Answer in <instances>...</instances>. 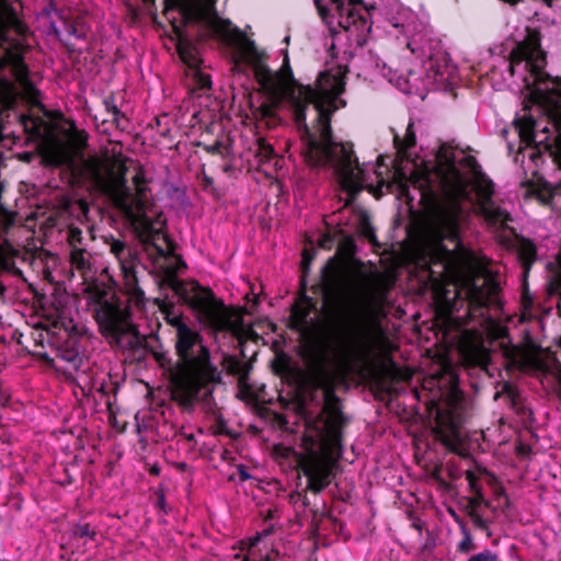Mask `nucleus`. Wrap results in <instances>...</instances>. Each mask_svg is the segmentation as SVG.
Masks as SVG:
<instances>
[{
	"instance_id": "nucleus-1",
	"label": "nucleus",
	"mask_w": 561,
	"mask_h": 561,
	"mask_svg": "<svg viewBox=\"0 0 561 561\" xmlns=\"http://www.w3.org/2000/svg\"><path fill=\"white\" fill-rule=\"evenodd\" d=\"M167 8L179 9L184 24L197 25L228 46L236 66H251L266 94L279 96L287 92L295 107L305 162L311 168L331 171L341 190L347 194L344 206H351L363 188L362 171L353 144L334 140L331 126L332 115L339 108V96L344 92L345 82L341 73L324 71L319 75L316 87L301 84L295 80L287 57L284 59L285 73L271 70L266 65V53L213 9L184 0H171Z\"/></svg>"
},
{
	"instance_id": "nucleus-2",
	"label": "nucleus",
	"mask_w": 561,
	"mask_h": 561,
	"mask_svg": "<svg viewBox=\"0 0 561 561\" xmlns=\"http://www.w3.org/2000/svg\"><path fill=\"white\" fill-rule=\"evenodd\" d=\"M426 184L430 192H439L443 198L428 219L415 264L431 282L438 283L465 253L461 230L470 217L465 204L477 205L479 214L493 227L504 229L512 217L494 201V183L477 159L462 151L442 146L426 173Z\"/></svg>"
},
{
	"instance_id": "nucleus-3",
	"label": "nucleus",
	"mask_w": 561,
	"mask_h": 561,
	"mask_svg": "<svg viewBox=\"0 0 561 561\" xmlns=\"http://www.w3.org/2000/svg\"><path fill=\"white\" fill-rule=\"evenodd\" d=\"M355 286L332 302L325 316L324 344L309 351L304 359L319 388L329 386L333 373L358 352L363 328V308Z\"/></svg>"
},
{
	"instance_id": "nucleus-4",
	"label": "nucleus",
	"mask_w": 561,
	"mask_h": 561,
	"mask_svg": "<svg viewBox=\"0 0 561 561\" xmlns=\"http://www.w3.org/2000/svg\"><path fill=\"white\" fill-rule=\"evenodd\" d=\"M133 184L136 194L127 186L126 181L122 180V207L126 216L136 225L144 251L154 267L171 273L172 267L168 264V261L172 260L174 254L170 248V239L161 229L154 227L152 220L144 211L141 198L146 196L147 187L141 172H137L133 176Z\"/></svg>"
},
{
	"instance_id": "nucleus-5",
	"label": "nucleus",
	"mask_w": 561,
	"mask_h": 561,
	"mask_svg": "<svg viewBox=\"0 0 561 561\" xmlns=\"http://www.w3.org/2000/svg\"><path fill=\"white\" fill-rule=\"evenodd\" d=\"M170 286L179 299L185 304L202 324L214 332L238 334L241 319L230 310L214 291L196 280L170 279Z\"/></svg>"
},
{
	"instance_id": "nucleus-6",
	"label": "nucleus",
	"mask_w": 561,
	"mask_h": 561,
	"mask_svg": "<svg viewBox=\"0 0 561 561\" xmlns=\"http://www.w3.org/2000/svg\"><path fill=\"white\" fill-rule=\"evenodd\" d=\"M93 314L101 334L111 345L129 351L142 346L145 337L131 322L129 309L114 294L103 293L94 302Z\"/></svg>"
},
{
	"instance_id": "nucleus-7",
	"label": "nucleus",
	"mask_w": 561,
	"mask_h": 561,
	"mask_svg": "<svg viewBox=\"0 0 561 561\" xmlns=\"http://www.w3.org/2000/svg\"><path fill=\"white\" fill-rule=\"evenodd\" d=\"M12 33L7 7L0 5V81H14L25 90L38 93L28 78V68L23 57L25 46Z\"/></svg>"
},
{
	"instance_id": "nucleus-8",
	"label": "nucleus",
	"mask_w": 561,
	"mask_h": 561,
	"mask_svg": "<svg viewBox=\"0 0 561 561\" xmlns=\"http://www.w3.org/2000/svg\"><path fill=\"white\" fill-rule=\"evenodd\" d=\"M297 457L298 468L307 478V486L304 490L299 508L302 511L309 510L313 519H316L320 508L317 507L316 504H311L307 496V491L318 494L328 488L334 477L333 467L313 449H311L306 456L297 455Z\"/></svg>"
},
{
	"instance_id": "nucleus-9",
	"label": "nucleus",
	"mask_w": 561,
	"mask_h": 561,
	"mask_svg": "<svg viewBox=\"0 0 561 561\" xmlns=\"http://www.w3.org/2000/svg\"><path fill=\"white\" fill-rule=\"evenodd\" d=\"M153 357L158 365L169 374L170 379L173 381L178 378H196L205 375L210 370L214 374L213 364L210 362V353L205 345L193 346L188 354L194 359L192 363L186 362L178 352V360L174 362L164 352H153Z\"/></svg>"
},
{
	"instance_id": "nucleus-10",
	"label": "nucleus",
	"mask_w": 561,
	"mask_h": 561,
	"mask_svg": "<svg viewBox=\"0 0 561 561\" xmlns=\"http://www.w3.org/2000/svg\"><path fill=\"white\" fill-rule=\"evenodd\" d=\"M213 369L214 374L207 370L205 375L196 378H178L172 381L176 386L173 398L179 405L192 411L197 401H204L205 403L210 401L214 385L221 380V374L215 365H213Z\"/></svg>"
},
{
	"instance_id": "nucleus-11",
	"label": "nucleus",
	"mask_w": 561,
	"mask_h": 561,
	"mask_svg": "<svg viewBox=\"0 0 561 561\" xmlns=\"http://www.w3.org/2000/svg\"><path fill=\"white\" fill-rule=\"evenodd\" d=\"M339 13V25L355 36L358 45H364L371 30L369 9L362 0H333Z\"/></svg>"
},
{
	"instance_id": "nucleus-12",
	"label": "nucleus",
	"mask_w": 561,
	"mask_h": 561,
	"mask_svg": "<svg viewBox=\"0 0 561 561\" xmlns=\"http://www.w3.org/2000/svg\"><path fill=\"white\" fill-rule=\"evenodd\" d=\"M499 284L491 279H483L482 285H478L474 280H468L465 288L457 293V296L463 293L468 304V316L471 320L482 319L489 320V309L491 306L500 305Z\"/></svg>"
},
{
	"instance_id": "nucleus-13",
	"label": "nucleus",
	"mask_w": 561,
	"mask_h": 561,
	"mask_svg": "<svg viewBox=\"0 0 561 561\" xmlns=\"http://www.w3.org/2000/svg\"><path fill=\"white\" fill-rule=\"evenodd\" d=\"M519 61H525V67L528 69L530 77H533V84L545 85L541 89L549 90L548 82H552L553 89L556 85L561 87L553 80L545 70L546 55L540 46V38L537 32H529L526 38L518 45Z\"/></svg>"
},
{
	"instance_id": "nucleus-14",
	"label": "nucleus",
	"mask_w": 561,
	"mask_h": 561,
	"mask_svg": "<svg viewBox=\"0 0 561 561\" xmlns=\"http://www.w3.org/2000/svg\"><path fill=\"white\" fill-rule=\"evenodd\" d=\"M162 311L164 313V320L174 328L176 333L175 352L186 362L192 363L194 359L188 354V351L193 346L204 345L202 335L184 321L182 312L176 311L174 306L168 305Z\"/></svg>"
},
{
	"instance_id": "nucleus-15",
	"label": "nucleus",
	"mask_w": 561,
	"mask_h": 561,
	"mask_svg": "<svg viewBox=\"0 0 561 561\" xmlns=\"http://www.w3.org/2000/svg\"><path fill=\"white\" fill-rule=\"evenodd\" d=\"M110 251L117 259L127 290L135 297H142L144 291L138 285L136 267L140 263L138 253L124 241L111 238Z\"/></svg>"
},
{
	"instance_id": "nucleus-16",
	"label": "nucleus",
	"mask_w": 561,
	"mask_h": 561,
	"mask_svg": "<svg viewBox=\"0 0 561 561\" xmlns=\"http://www.w3.org/2000/svg\"><path fill=\"white\" fill-rule=\"evenodd\" d=\"M56 364L57 371L65 376L73 374V369H79L89 362V357L84 353V347L81 340L77 335H68L56 348Z\"/></svg>"
},
{
	"instance_id": "nucleus-17",
	"label": "nucleus",
	"mask_w": 561,
	"mask_h": 561,
	"mask_svg": "<svg viewBox=\"0 0 561 561\" xmlns=\"http://www.w3.org/2000/svg\"><path fill=\"white\" fill-rule=\"evenodd\" d=\"M176 50L183 64L187 67V76L192 77L193 91L205 92L211 88V79L201 69L202 59L197 49L185 41H180Z\"/></svg>"
},
{
	"instance_id": "nucleus-18",
	"label": "nucleus",
	"mask_w": 561,
	"mask_h": 561,
	"mask_svg": "<svg viewBox=\"0 0 561 561\" xmlns=\"http://www.w3.org/2000/svg\"><path fill=\"white\" fill-rule=\"evenodd\" d=\"M51 26L56 36L70 51L81 49L78 47V43L85 41L88 35V27L83 22L79 20L61 19L60 27H57L55 24Z\"/></svg>"
},
{
	"instance_id": "nucleus-19",
	"label": "nucleus",
	"mask_w": 561,
	"mask_h": 561,
	"mask_svg": "<svg viewBox=\"0 0 561 561\" xmlns=\"http://www.w3.org/2000/svg\"><path fill=\"white\" fill-rule=\"evenodd\" d=\"M101 367L90 360L79 369H73V374L65 376L66 379L75 385V396L79 393L82 398L90 400L93 397L94 377L99 375Z\"/></svg>"
},
{
	"instance_id": "nucleus-20",
	"label": "nucleus",
	"mask_w": 561,
	"mask_h": 561,
	"mask_svg": "<svg viewBox=\"0 0 561 561\" xmlns=\"http://www.w3.org/2000/svg\"><path fill=\"white\" fill-rule=\"evenodd\" d=\"M253 163H255L259 170L266 174L270 173L271 165L277 163V157L273 147L262 139L259 140Z\"/></svg>"
},
{
	"instance_id": "nucleus-21",
	"label": "nucleus",
	"mask_w": 561,
	"mask_h": 561,
	"mask_svg": "<svg viewBox=\"0 0 561 561\" xmlns=\"http://www.w3.org/2000/svg\"><path fill=\"white\" fill-rule=\"evenodd\" d=\"M517 253L518 257L522 262L523 268L525 273H528L531 265L537 260V247L536 244L527 238H518L517 239Z\"/></svg>"
},
{
	"instance_id": "nucleus-22",
	"label": "nucleus",
	"mask_w": 561,
	"mask_h": 561,
	"mask_svg": "<svg viewBox=\"0 0 561 561\" xmlns=\"http://www.w3.org/2000/svg\"><path fill=\"white\" fill-rule=\"evenodd\" d=\"M117 391V385L112 381V376L108 371L101 368L99 375L94 377L93 393L96 392L101 398H108L112 392ZM95 404L99 403L96 398L91 397Z\"/></svg>"
},
{
	"instance_id": "nucleus-23",
	"label": "nucleus",
	"mask_w": 561,
	"mask_h": 561,
	"mask_svg": "<svg viewBox=\"0 0 561 561\" xmlns=\"http://www.w3.org/2000/svg\"><path fill=\"white\" fill-rule=\"evenodd\" d=\"M393 141H394L396 148L402 154V157L410 159L411 150L416 145V136H415L413 123H410L408 125L403 138H400L398 135H394Z\"/></svg>"
},
{
	"instance_id": "nucleus-24",
	"label": "nucleus",
	"mask_w": 561,
	"mask_h": 561,
	"mask_svg": "<svg viewBox=\"0 0 561 561\" xmlns=\"http://www.w3.org/2000/svg\"><path fill=\"white\" fill-rule=\"evenodd\" d=\"M355 216V231L370 242L376 241L375 229L370 222L369 216L366 211L359 210L354 214Z\"/></svg>"
},
{
	"instance_id": "nucleus-25",
	"label": "nucleus",
	"mask_w": 561,
	"mask_h": 561,
	"mask_svg": "<svg viewBox=\"0 0 561 561\" xmlns=\"http://www.w3.org/2000/svg\"><path fill=\"white\" fill-rule=\"evenodd\" d=\"M70 262L72 266L81 272H85L91 268L90 254L82 247L70 250Z\"/></svg>"
},
{
	"instance_id": "nucleus-26",
	"label": "nucleus",
	"mask_w": 561,
	"mask_h": 561,
	"mask_svg": "<svg viewBox=\"0 0 561 561\" xmlns=\"http://www.w3.org/2000/svg\"><path fill=\"white\" fill-rule=\"evenodd\" d=\"M462 539L457 545V551L462 554H469L477 549V545L473 541V537L469 528L460 530Z\"/></svg>"
},
{
	"instance_id": "nucleus-27",
	"label": "nucleus",
	"mask_w": 561,
	"mask_h": 561,
	"mask_svg": "<svg viewBox=\"0 0 561 561\" xmlns=\"http://www.w3.org/2000/svg\"><path fill=\"white\" fill-rule=\"evenodd\" d=\"M72 536L77 538H89L91 540H95L96 530L95 527H92L88 523H79L72 526L71 529Z\"/></svg>"
},
{
	"instance_id": "nucleus-28",
	"label": "nucleus",
	"mask_w": 561,
	"mask_h": 561,
	"mask_svg": "<svg viewBox=\"0 0 561 561\" xmlns=\"http://www.w3.org/2000/svg\"><path fill=\"white\" fill-rule=\"evenodd\" d=\"M410 18V13L403 11L398 16L388 18L389 23L399 31L400 34L407 35L409 32V23L408 20Z\"/></svg>"
},
{
	"instance_id": "nucleus-29",
	"label": "nucleus",
	"mask_w": 561,
	"mask_h": 561,
	"mask_svg": "<svg viewBox=\"0 0 561 561\" xmlns=\"http://www.w3.org/2000/svg\"><path fill=\"white\" fill-rule=\"evenodd\" d=\"M209 431L215 436L222 435L227 437H232V433L229 430L227 422L221 415H219L216 419L215 423L210 425Z\"/></svg>"
},
{
	"instance_id": "nucleus-30",
	"label": "nucleus",
	"mask_w": 561,
	"mask_h": 561,
	"mask_svg": "<svg viewBox=\"0 0 561 561\" xmlns=\"http://www.w3.org/2000/svg\"><path fill=\"white\" fill-rule=\"evenodd\" d=\"M467 511H478V507H480L482 504L485 507H490V502L485 501L483 493L479 494H472V496L467 497Z\"/></svg>"
},
{
	"instance_id": "nucleus-31",
	"label": "nucleus",
	"mask_w": 561,
	"mask_h": 561,
	"mask_svg": "<svg viewBox=\"0 0 561 561\" xmlns=\"http://www.w3.org/2000/svg\"><path fill=\"white\" fill-rule=\"evenodd\" d=\"M103 104L107 113L112 114L113 121H118L119 117H124V114L117 107L113 95L105 98Z\"/></svg>"
},
{
	"instance_id": "nucleus-32",
	"label": "nucleus",
	"mask_w": 561,
	"mask_h": 561,
	"mask_svg": "<svg viewBox=\"0 0 561 561\" xmlns=\"http://www.w3.org/2000/svg\"><path fill=\"white\" fill-rule=\"evenodd\" d=\"M82 231L77 227H71L68 231V243L70 249L81 248L82 244Z\"/></svg>"
},
{
	"instance_id": "nucleus-33",
	"label": "nucleus",
	"mask_w": 561,
	"mask_h": 561,
	"mask_svg": "<svg viewBox=\"0 0 561 561\" xmlns=\"http://www.w3.org/2000/svg\"><path fill=\"white\" fill-rule=\"evenodd\" d=\"M468 561H501L497 553L490 550L484 549L479 553L472 554Z\"/></svg>"
},
{
	"instance_id": "nucleus-34",
	"label": "nucleus",
	"mask_w": 561,
	"mask_h": 561,
	"mask_svg": "<svg viewBox=\"0 0 561 561\" xmlns=\"http://www.w3.org/2000/svg\"><path fill=\"white\" fill-rule=\"evenodd\" d=\"M466 479L469 483V490L472 494H479L482 492V486L478 482V477L473 471H467L466 472Z\"/></svg>"
},
{
	"instance_id": "nucleus-35",
	"label": "nucleus",
	"mask_w": 561,
	"mask_h": 561,
	"mask_svg": "<svg viewBox=\"0 0 561 561\" xmlns=\"http://www.w3.org/2000/svg\"><path fill=\"white\" fill-rule=\"evenodd\" d=\"M468 515L477 528L481 530H486L489 528L486 520L481 516V514H479L478 511L468 512Z\"/></svg>"
},
{
	"instance_id": "nucleus-36",
	"label": "nucleus",
	"mask_w": 561,
	"mask_h": 561,
	"mask_svg": "<svg viewBox=\"0 0 561 561\" xmlns=\"http://www.w3.org/2000/svg\"><path fill=\"white\" fill-rule=\"evenodd\" d=\"M202 187L204 191H208L211 193H215V191H216V188L214 186V180L206 174H204L202 178Z\"/></svg>"
},
{
	"instance_id": "nucleus-37",
	"label": "nucleus",
	"mask_w": 561,
	"mask_h": 561,
	"mask_svg": "<svg viewBox=\"0 0 561 561\" xmlns=\"http://www.w3.org/2000/svg\"><path fill=\"white\" fill-rule=\"evenodd\" d=\"M448 513L450 514V516L453 517V519L458 524L460 530H462L463 528H468L467 526V523L465 522V519L462 517H460L456 512L455 510L453 508H448Z\"/></svg>"
},
{
	"instance_id": "nucleus-38",
	"label": "nucleus",
	"mask_w": 561,
	"mask_h": 561,
	"mask_svg": "<svg viewBox=\"0 0 561 561\" xmlns=\"http://www.w3.org/2000/svg\"><path fill=\"white\" fill-rule=\"evenodd\" d=\"M304 491H295L289 494V502L296 507V510H299V504L302 497Z\"/></svg>"
},
{
	"instance_id": "nucleus-39",
	"label": "nucleus",
	"mask_w": 561,
	"mask_h": 561,
	"mask_svg": "<svg viewBox=\"0 0 561 561\" xmlns=\"http://www.w3.org/2000/svg\"><path fill=\"white\" fill-rule=\"evenodd\" d=\"M275 453L283 458H288L290 455L296 454L293 448L283 446H276Z\"/></svg>"
},
{
	"instance_id": "nucleus-40",
	"label": "nucleus",
	"mask_w": 561,
	"mask_h": 561,
	"mask_svg": "<svg viewBox=\"0 0 561 561\" xmlns=\"http://www.w3.org/2000/svg\"><path fill=\"white\" fill-rule=\"evenodd\" d=\"M156 506L159 510H161L163 513H165V514L168 513L165 495H164V493L162 491L158 493Z\"/></svg>"
},
{
	"instance_id": "nucleus-41",
	"label": "nucleus",
	"mask_w": 561,
	"mask_h": 561,
	"mask_svg": "<svg viewBox=\"0 0 561 561\" xmlns=\"http://www.w3.org/2000/svg\"><path fill=\"white\" fill-rule=\"evenodd\" d=\"M21 122H22V124H23V126H24V128L26 130L30 128V124L32 125L31 126L32 128H34V129L37 128L36 127V122L31 116H28V115H22L21 116Z\"/></svg>"
},
{
	"instance_id": "nucleus-42",
	"label": "nucleus",
	"mask_w": 561,
	"mask_h": 561,
	"mask_svg": "<svg viewBox=\"0 0 561 561\" xmlns=\"http://www.w3.org/2000/svg\"><path fill=\"white\" fill-rule=\"evenodd\" d=\"M221 149H222V144L220 141H216L215 144L206 147V150L213 154H217V153L222 154Z\"/></svg>"
},
{
	"instance_id": "nucleus-43",
	"label": "nucleus",
	"mask_w": 561,
	"mask_h": 561,
	"mask_svg": "<svg viewBox=\"0 0 561 561\" xmlns=\"http://www.w3.org/2000/svg\"><path fill=\"white\" fill-rule=\"evenodd\" d=\"M237 470L241 481H247L251 478L244 465H239Z\"/></svg>"
},
{
	"instance_id": "nucleus-44",
	"label": "nucleus",
	"mask_w": 561,
	"mask_h": 561,
	"mask_svg": "<svg viewBox=\"0 0 561 561\" xmlns=\"http://www.w3.org/2000/svg\"><path fill=\"white\" fill-rule=\"evenodd\" d=\"M497 495L504 497L503 510L508 508L511 505V502H510V499L507 497L505 491L503 489H500L497 492Z\"/></svg>"
},
{
	"instance_id": "nucleus-45",
	"label": "nucleus",
	"mask_w": 561,
	"mask_h": 561,
	"mask_svg": "<svg viewBox=\"0 0 561 561\" xmlns=\"http://www.w3.org/2000/svg\"><path fill=\"white\" fill-rule=\"evenodd\" d=\"M233 170H234V167L232 163H226L222 165L224 173H231Z\"/></svg>"
},
{
	"instance_id": "nucleus-46",
	"label": "nucleus",
	"mask_w": 561,
	"mask_h": 561,
	"mask_svg": "<svg viewBox=\"0 0 561 561\" xmlns=\"http://www.w3.org/2000/svg\"><path fill=\"white\" fill-rule=\"evenodd\" d=\"M245 561H256V560H251L250 558H247ZM257 561H275V558L272 554H266L264 558H261Z\"/></svg>"
},
{
	"instance_id": "nucleus-47",
	"label": "nucleus",
	"mask_w": 561,
	"mask_h": 561,
	"mask_svg": "<svg viewBox=\"0 0 561 561\" xmlns=\"http://www.w3.org/2000/svg\"><path fill=\"white\" fill-rule=\"evenodd\" d=\"M241 366H242L241 363H233V365L231 367L232 374H236V375L240 374Z\"/></svg>"
},
{
	"instance_id": "nucleus-48",
	"label": "nucleus",
	"mask_w": 561,
	"mask_h": 561,
	"mask_svg": "<svg viewBox=\"0 0 561 561\" xmlns=\"http://www.w3.org/2000/svg\"><path fill=\"white\" fill-rule=\"evenodd\" d=\"M149 473L151 476H156L158 477L160 474V468L156 465V466H152L150 469H149Z\"/></svg>"
},
{
	"instance_id": "nucleus-49",
	"label": "nucleus",
	"mask_w": 561,
	"mask_h": 561,
	"mask_svg": "<svg viewBox=\"0 0 561 561\" xmlns=\"http://www.w3.org/2000/svg\"><path fill=\"white\" fill-rule=\"evenodd\" d=\"M504 391L507 392L510 396H513L514 394V389L511 385L506 383L504 386Z\"/></svg>"
},
{
	"instance_id": "nucleus-50",
	"label": "nucleus",
	"mask_w": 561,
	"mask_h": 561,
	"mask_svg": "<svg viewBox=\"0 0 561 561\" xmlns=\"http://www.w3.org/2000/svg\"><path fill=\"white\" fill-rule=\"evenodd\" d=\"M156 0H142V2L146 4V5H149V4H153ZM125 2L128 4V5H131L130 4V0H125Z\"/></svg>"
},
{
	"instance_id": "nucleus-51",
	"label": "nucleus",
	"mask_w": 561,
	"mask_h": 561,
	"mask_svg": "<svg viewBox=\"0 0 561 561\" xmlns=\"http://www.w3.org/2000/svg\"><path fill=\"white\" fill-rule=\"evenodd\" d=\"M529 128L531 130L536 128V123L534 121L530 122Z\"/></svg>"
},
{
	"instance_id": "nucleus-52",
	"label": "nucleus",
	"mask_w": 561,
	"mask_h": 561,
	"mask_svg": "<svg viewBox=\"0 0 561 561\" xmlns=\"http://www.w3.org/2000/svg\"><path fill=\"white\" fill-rule=\"evenodd\" d=\"M186 439H187V440H193V439H194V435H193V434L187 435V436H186Z\"/></svg>"
},
{
	"instance_id": "nucleus-53",
	"label": "nucleus",
	"mask_w": 561,
	"mask_h": 561,
	"mask_svg": "<svg viewBox=\"0 0 561 561\" xmlns=\"http://www.w3.org/2000/svg\"><path fill=\"white\" fill-rule=\"evenodd\" d=\"M227 455H228V450H225V451L222 453V458H224V459H226V458H227Z\"/></svg>"
},
{
	"instance_id": "nucleus-54",
	"label": "nucleus",
	"mask_w": 561,
	"mask_h": 561,
	"mask_svg": "<svg viewBox=\"0 0 561 561\" xmlns=\"http://www.w3.org/2000/svg\"><path fill=\"white\" fill-rule=\"evenodd\" d=\"M0 561H10V560H7V559H0Z\"/></svg>"
},
{
	"instance_id": "nucleus-55",
	"label": "nucleus",
	"mask_w": 561,
	"mask_h": 561,
	"mask_svg": "<svg viewBox=\"0 0 561 561\" xmlns=\"http://www.w3.org/2000/svg\"><path fill=\"white\" fill-rule=\"evenodd\" d=\"M559 308L561 309V302L559 304Z\"/></svg>"
}]
</instances>
